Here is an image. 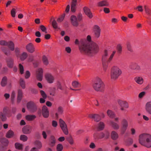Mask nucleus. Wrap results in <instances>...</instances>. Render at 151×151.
<instances>
[{"mask_svg": "<svg viewBox=\"0 0 151 151\" xmlns=\"http://www.w3.org/2000/svg\"><path fill=\"white\" fill-rule=\"evenodd\" d=\"M79 49L81 53L89 56H92L98 51L97 45L94 42L87 44L84 40H81L79 42Z\"/></svg>", "mask_w": 151, "mask_h": 151, "instance_id": "nucleus-1", "label": "nucleus"}, {"mask_svg": "<svg viewBox=\"0 0 151 151\" xmlns=\"http://www.w3.org/2000/svg\"><path fill=\"white\" fill-rule=\"evenodd\" d=\"M116 52V51H113L109 57V51L107 50H104L102 55V61L104 71L106 70L108 64L111 63Z\"/></svg>", "mask_w": 151, "mask_h": 151, "instance_id": "nucleus-2", "label": "nucleus"}, {"mask_svg": "<svg viewBox=\"0 0 151 151\" xmlns=\"http://www.w3.org/2000/svg\"><path fill=\"white\" fill-rule=\"evenodd\" d=\"M139 142L142 145L147 148L151 147V135L147 134H142L139 136Z\"/></svg>", "mask_w": 151, "mask_h": 151, "instance_id": "nucleus-3", "label": "nucleus"}, {"mask_svg": "<svg viewBox=\"0 0 151 151\" xmlns=\"http://www.w3.org/2000/svg\"><path fill=\"white\" fill-rule=\"evenodd\" d=\"M93 87L96 91L103 92L104 89V85L101 79L99 77L96 78L93 84Z\"/></svg>", "mask_w": 151, "mask_h": 151, "instance_id": "nucleus-4", "label": "nucleus"}, {"mask_svg": "<svg viewBox=\"0 0 151 151\" xmlns=\"http://www.w3.org/2000/svg\"><path fill=\"white\" fill-rule=\"evenodd\" d=\"M122 73L121 70L117 67H114L111 70V77L113 80L117 79Z\"/></svg>", "mask_w": 151, "mask_h": 151, "instance_id": "nucleus-5", "label": "nucleus"}, {"mask_svg": "<svg viewBox=\"0 0 151 151\" xmlns=\"http://www.w3.org/2000/svg\"><path fill=\"white\" fill-rule=\"evenodd\" d=\"M27 107L28 110L31 113H34L37 110V106L34 102L31 101L27 103Z\"/></svg>", "mask_w": 151, "mask_h": 151, "instance_id": "nucleus-6", "label": "nucleus"}, {"mask_svg": "<svg viewBox=\"0 0 151 151\" xmlns=\"http://www.w3.org/2000/svg\"><path fill=\"white\" fill-rule=\"evenodd\" d=\"M59 124L60 127L63 131V133L65 135H68V132L66 123L62 119H59Z\"/></svg>", "mask_w": 151, "mask_h": 151, "instance_id": "nucleus-7", "label": "nucleus"}, {"mask_svg": "<svg viewBox=\"0 0 151 151\" xmlns=\"http://www.w3.org/2000/svg\"><path fill=\"white\" fill-rule=\"evenodd\" d=\"M121 125V130L123 133H124L128 126L127 121L125 119H123Z\"/></svg>", "mask_w": 151, "mask_h": 151, "instance_id": "nucleus-8", "label": "nucleus"}, {"mask_svg": "<svg viewBox=\"0 0 151 151\" xmlns=\"http://www.w3.org/2000/svg\"><path fill=\"white\" fill-rule=\"evenodd\" d=\"M45 77L46 80L49 83H53L54 78L51 73H46Z\"/></svg>", "mask_w": 151, "mask_h": 151, "instance_id": "nucleus-9", "label": "nucleus"}, {"mask_svg": "<svg viewBox=\"0 0 151 151\" xmlns=\"http://www.w3.org/2000/svg\"><path fill=\"white\" fill-rule=\"evenodd\" d=\"M70 19L71 22L73 26L77 27L79 25V21L77 19V17L74 15L70 17Z\"/></svg>", "mask_w": 151, "mask_h": 151, "instance_id": "nucleus-10", "label": "nucleus"}, {"mask_svg": "<svg viewBox=\"0 0 151 151\" xmlns=\"http://www.w3.org/2000/svg\"><path fill=\"white\" fill-rule=\"evenodd\" d=\"M42 116L44 118H47L49 117V111L46 106H42Z\"/></svg>", "mask_w": 151, "mask_h": 151, "instance_id": "nucleus-11", "label": "nucleus"}, {"mask_svg": "<svg viewBox=\"0 0 151 151\" xmlns=\"http://www.w3.org/2000/svg\"><path fill=\"white\" fill-rule=\"evenodd\" d=\"M101 29L97 25H95L93 27V32L95 37L96 38L99 37L100 34Z\"/></svg>", "mask_w": 151, "mask_h": 151, "instance_id": "nucleus-12", "label": "nucleus"}, {"mask_svg": "<svg viewBox=\"0 0 151 151\" xmlns=\"http://www.w3.org/2000/svg\"><path fill=\"white\" fill-rule=\"evenodd\" d=\"M26 49L29 52L31 53H33L35 51V47L31 43H29L27 45Z\"/></svg>", "mask_w": 151, "mask_h": 151, "instance_id": "nucleus-13", "label": "nucleus"}, {"mask_svg": "<svg viewBox=\"0 0 151 151\" xmlns=\"http://www.w3.org/2000/svg\"><path fill=\"white\" fill-rule=\"evenodd\" d=\"M43 70L41 68H40L38 69L37 72V79L41 81H42L43 77Z\"/></svg>", "mask_w": 151, "mask_h": 151, "instance_id": "nucleus-14", "label": "nucleus"}, {"mask_svg": "<svg viewBox=\"0 0 151 151\" xmlns=\"http://www.w3.org/2000/svg\"><path fill=\"white\" fill-rule=\"evenodd\" d=\"M129 68L131 70H140V66L135 63H132L130 64Z\"/></svg>", "mask_w": 151, "mask_h": 151, "instance_id": "nucleus-15", "label": "nucleus"}, {"mask_svg": "<svg viewBox=\"0 0 151 151\" xmlns=\"http://www.w3.org/2000/svg\"><path fill=\"white\" fill-rule=\"evenodd\" d=\"M7 66L11 68L13 67L14 64V59L11 57H9L6 59Z\"/></svg>", "mask_w": 151, "mask_h": 151, "instance_id": "nucleus-16", "label": "nucleus"}, {"mask_svg": "<svg viewBox=\"0 0 151 151\" xmlns=\"http://www.w3.org/2000/svg\"><path fill=\"white\" fill-rule=\"evenodd\" d=\"M32 128V127L30 126H26L22 129L23 132L25 134H29L31 132Z\"/></svg>", "mask_w": 151, "mask_h": 151, "instance_id": "nucleus-17", "label": "nucleus"}, {"mask_svg": "<svg viewBox=\"0 0 151 151\" xmlns=\"http://www.w3.org/2000/svg\"><path fill=\"white\" fill-rule=\"evenodd\" d=\"M89 116L90 118L93 119L94 121L96 122H98L101 120V116L98 114H90Z\"/></svg>", "mask_w": 151, "mask_h": 151, "instance_id": "nucleus-18", "label": "nucleus"}, {"mask_svg": "<svg viewBox=\"0 0 151 151\" xmlns=\"http://www.w3.org/2000/svg\"><path fill=\"white\" fill-rule=\"evenodd\" d=\"M117 102L118 104L121 107H124L126 108H127L129 107L128 103L125 101L119 99L118 100Z\"/></svg>", "mask_w": 151, "mask_h": 151, "instance_id": "nucleus-19", "label": "nucleus"}, {"mask_svg": "<svg viewBox=\"0 0 151 151\" xmlns=\"http://www.w3.org/2000/svg\"><path fill=\"white\" fill-rule=\"evenodd\" d=\"M146 111L149 114L151 115V101L147 102L145 105Z\"/></svg>", "mask_w": 151, "mask_h": 151, "instance_id": "nucleus-20", "label": "nucleus"}, {"mask_svg": "<svg viewBox=\"0 0 151 151\" xmlns=\"http://www.w3.org/2000/svg\"><path fill=\"white\" fill-rule=\"evenodd\" d=\"M1 112L6 115L7 117H9L11 116L9 108L8 107H4L3 109V111Z\"/></svg>", "mask_w": 151, "mask_h": 151, "instance_id": "nucleus-21", "label": "nucleus"}, {"mask_svg": "<svg viewBox=\"0 0 151 151\" xmlns=\"http://www.w3.org/2000/svg\"><path fill=\"white\" fill-rule=\"evenodd\" d=\"M23 96V93L22 90L19 89L18 91L17 97V102L19 103L22 100Z\"/></svg>", "mask_w": 151, "mask_h": 151, "instance_id": "nucleus-22", "label": "nucleus"}, {"mask_svg": "<svg viewBox=\"0 0 151 151\" xmlns=\"http://www.w3.org/2000/svg\"><path fill=\"white\" fill-rule=\"evenodd\" d=\"M49 142V145L51 147L54 146L56 142V139L55 137L54 136H51Z\"/></svg>", "mask_w": 151, "mask_h": 151, "instance_id": "nucleus-23", "label": "nucleus"}, {"mask_svg": "<svg viewBox=\"0 0 151 151\" xmlns=\"http://www.w3.org/2000/svg\"><path fill=\"white\" fill-rule=\"evenodd\" d=\"M84 12L86 15L89 18H91L93 15L92 13L91 12L90 9L87 7H84L83 8Z\"/></svg>", "mask_w": 151, "mask_h": 151, "instance_id": "nucleus-24", "label": "nucleus"}, {"mask_svg": "<svg viewBox=\"0 0 151 151\" xmlns=\"http://www.w3.org/2000/svg\"><path fill=\"white\" fill-rule=\"evenodd\" d=\"M105 127V124L102 122H100L99 123L97 126V128L98 131H100L103 130Z\"/></svg>", "mask_w": 151, "mask_h": 151, "instance_id": "nucleus-25", "label": "nucleus"}, {"mask_svg": "<svg viewBox=\"0 0 151 151\" xmlns=\"http://www.w3.org/2000/svg\"><path fill=\"white\" fill-rule=\"evenodd\" d=\"M110 123L112 127L114 129L117 130L119 128V125L113 121H110Z\"/></svg>", "mask_w": 151, "mask_h": 151, "instance_id": "nucleus-26", "label": "nucleus"}, {"mask_svg": "<svg viewBox=\"0 0 151 151\" xmlns=\"http://www.w3.org/2000/svg\"><path fill=\"white\" fill-rule=\"evenodd\" d=\"M111 137L112 139L116 140L118 138L119 135L116 132L113 131L111 132Z\"/></svg>", "mask_w": 151, "mask_h": 151, "instance_id": "nucleus-27", "label": "nucleus"}, {"mask_svg": "<svg viewBox=\"0 0 151 151\" xmlns=\"http://www.w3.org/2000/svg\"><path fill=\"white\" fill-rule=\"evenodd\" d=\"M63 111V108L61 106H59L58 108L57 112L55 113V115L56 118H58L59 114H61Z\"/></svg>", "mask_w": 151, "mask_h": 151, "instance_id": "nucleus-28", "label": "nucleus"}, {"mask_svg": "<svg viewBox=\"0 0 151 151\" xmlns=\"http://www.w3.org/2000/svg\"><path fill=\"white\" fill-rule=\"evenodd\" d=\"M36 117V116L33 115H27L25 116V119L28 121H32Z\"/></svg>", "mask_w": 151, "mask_h": 151, "instance_id": "nucleus-29", "label": "nucleus"}, {"mask_svg": "<svg viewBox=\"0 0 151 151\" xmlns=\"http://www.w3.org/2000/svg\"><path fill=\"white\" fill-rule=\"evenodd\" d=\"M36 148L38 149H40L42 147V144L41 142L38 140L35 141L34 142Z\"/></svg>", "mask_w": 151, "mask_h": 151, "instance_id": "nucleus-30", "label": "nucleus"}, {"mask_svg": "<svg viewBox=\"0 0 151 151\" xmlns=\"http://www.w3.org/2000/svg\"><path fill=\"white\" fill-rule=\"evenodd\" d=\"M14 135V132L12 130H9L6 133V137L8 138L12 137Z\"/></svg>", "mask_w": 151, "mask_h": 151, "instance_id": "nucleus-31", "label": "nucleus"}, {"mask_svg": "<svg viewBox=\"0 0 151 151\" xmlns=\"http://www.w3.org/2000/svg\"><path fill=\"white\" fill-rule=\"evenodd\" d=\"M10 50L11 51H14V44L12 41H10L8 42L7 45Z\"/></svg>", "mask_w": 151, "mask_h": 151, "instance_id": "nucleus-32", "label": "nucleus"}, {"mask_svg": "<svg viewBox=\"0 0 151 151\" xmlns=\"http://www.w3.org/2000/svg\"><path fill=\"white\" fill-rule=\"evenodd\" d=\"M7 78L6 76H4L2 79L1 85L2 86L4 87L7 84Z\"/></svg>", "mask_w": 151, "mask_h": 151, "instance_id": "nucleus-33", "label": "nucleus"}, {"mask_svg": "<svg viewBox=\"0 0 151 151\" xmlns=\"http://www.w3.org/2000/svg\"><path fill=\"white\" fill-rule=\"evenodd\" d=\"M109 4L106 1H103L99 2L98 3V6H107Z\"/></svg>", "mask_w": 151, "mask_h": 151, "instance_id": "nucleus-34", "label": "nucleus"}, {"mask_svg": "<svg viewBox=\"0 0 151 151\" xmlns=\"http://www.w3.org/2000/svg\"><path fill=\"white\" fill-rule=\"evenodd\" d=\"M19 83L22 88L24 89L25 88V83L24 80L22 78H21L19 81Z\"/></svg>", "mask_w": 151, "mask_h": 151, "instance_id": "nucleus-35", "label": "nucleus"}, {"mask_svg": "<svg viewBox=\"0 0 151 151\" xmlns=\"http://www.w3.org/2000/svg\"><path fill=\"white\" fill-rule=\"evenodd\" d=\"M108 116L111 118H114L115 117V114L113 112L110 110H108L107 112Z\"/></svg>", "mask_w": 151, "mask_h": 151, "instance_id": "nucleus-36", "label": "nucleus"}, {"mask_svg": "<svg viewBox=\"0 0 151 151\" xmlns=\"http://www.w3.org/2000/svg\"><path fill=\"white\" fill-rule=\"evenodd\" d=\"M135 81L138 84H141L143 83V78L140 77H137L135 78Z\"/></svg>", "mask_w": 151, "mask_h": 151, "instance_id": "nucleus-37", "label": "nucleus"}, {"mask_svg": "<svg viewBox=\"0 0 151 151\" xmlns=\"http://www.w3.org/2000/svg\"><path fill=\"white\" fill-rule=\"evenodd\" d=\"M2 51L4 54L7 55H9L10 54V51L9 50L5 47H2L1 48Z\"/></svg>", "mask_w": 151, "mask_h": 151, "instance_id": "nucleus-38", "label": "nucleus"}, {"mask_svg": "<svg viewBox=\"0 0 151 151\" xmlns=\"http://www.w3.org/2000/svg\"><path fill=\"white\" fill-rule=\"evenodd\" d=\"M15 146L16 149L21 150L23 149V145L22 144L17 142L15 143Z\"/></svg>", "mask_w": 151, "mask_h": 151, "instance_id": "nucleus-39", "label": "nucleus"}, {"mask_svg": "<svg viewBox=\"0 0 151 151\" xmlns=\"http://www.w3.org/2000/svg\"><path fill=\"white\" fill-rule=\"evenodd\" d=\"M66 140L71 145H72L74 144V141L71 136H70L66 138Z\"/></svg>", "mask_w": 151, "mask_h": 151, "instance_id": "nucleus-40", "label": "nucleus"}, {"mask_svg": "<svg viewBox=\"0 0 151 151\" xmlns=\"http://www.w3.org/2000/svg\"><path fill=\"white\" fill-rule=\"evenodd\" d=\"M42 61L45 65H47L49 64V62L47 58L45 56H43L42 58Z\"/></svg>", "mask_w": 151, "mask_h": 151, "instance_id": "nucleus-41", "label": "nucleus"}, {"mask_svg": "<svg viewBox=\"0 0 151 151\" xmlns=\"http://www.w3.org/2000/svg\"><path fill=\"white\" fill-rule=\"evenodd\" d=\"M72 85L74 88H77L81 86L80 83L76 81H73L72 82Z\"/></svg>", "mask_w": 151, "mask_h": 151, "instance_id": "nucleus-42", "label": "nucleus"}, {"mask_svg": "<svg viewBox=\"0 0 151 151\" xmlns=\"http://www.w3.org/2000/svg\"><path fill=\"white\" fill-rule=\"evenodd\" d=\"M27 56V53L24 52L20 56V58L21 60H24Z\"/></svg>", "mask_w": 151, "mask_h": 151, "instance_id": "nucleus-43", "label": "nucleus"}, {"mask_svg": "<svg viewBox=\"0 0 151 151\" xmlns=\"http://www.w3.org/2000/svg\"><path fill=\"white\" fill-rule=\"evenodd\" d=\"M6 116L2 112L0 113V118L2 121H5L6 119Z\"/></svg>", "mask_w": 151, "mask_h": 151, "instance_id": "nucleus-44", "label": "nucleus"}, {"mask_svg": "<svg viewBox=\"0 0 151 151\" xmlns=\"http://www.w3.org/2000/svg\"><path fill=\"white\" fill-rule=\"evenodd\" d=\"M144 8L146 13L148 15L151 16V11L146 5L144 6Z\"/></svg>", "mask_w": 151, "mask_h": 151, "instance_id": "nucleus-45", "label": "nucleus"}, {"mask_svg": "<svg viewBox=\"0 0 151 151\" xmlns=\"http://www.w3.org/2000/svg\"><path fill=\"white\" fill-rule=\"evenodd\" d=\"M116 49L118 53H121L122 51V46L120 44H118L116 46Z\"/></svg>", "mask_w": 151, "mask_h": 151, "instance_id": "nucleus-46", "label": "nucleus"}, {"mask_svg": "<svg viewBox=\"0 0 151 151\" xmlns=\"http://www.w3.org/2000/svg\"><path fill=\"white\" fill-rule=\"evenodd\" d=\"M19 68L21 74H22L24 73V67L21 64H19Z\"/></svg>", "mask_w": 151, "mask_h": 151, "instance_id": "nucleus-47", "label": "nucleus"}, {"mask_svg": "<svg viewBox=\"0 0 151 151\" xmlns=\"http://www.w3.org/2000/svg\"><path fill=\"white\" fill-rule=\"evenodd\" d=\"M63 148V146L61 144H59L57 145L56 150L57 151H62Z\"/></svg>", "mask_w": 151, "mask_h": 151, "instance_id": "nucleus-48", "label": "nucleus"}, {"mask_svg": "<svg viewBox=\"0 0 151 151\" xmlns=\"http://www.w3.org/2000/svg\"><path fill=\"white\" fill-rule=\"evenodd\" d=\"M50 94L52 96H54L55 95V88H54L50 90Z\"/></svg>", "mask_w": 151, "mask_h": 151, "instance_id": "nucleus-49", "label": "nucleus"}, {"mask_svg": "<svg viewBox=\"0 0 151 151\" xmlns=\"http://www.w3.org/2000/svg\"><path fill=\"white\" fill-rule=\"evenodd\" d=\"M58 89H59L61 90H63V88L62 87L61 83L59 81H57L56 83Z\"/></svg>", "mask_w": 151, "mask_h": 151, "instance_id": "nucleus-50", "label": "nucleus"}, {"mask_svg": "<svg viewBox=\"0 0 151 151\" xmlns=\"http://www.w3.org/2000/svg\"><path fill=\"white\" fill-rule=\"evenodd\" d=\"M127 46L128 50L131 52H132V48L131 44L129 42H127Z\"/></svg>", "mask_w": 151, "mask_h": 151, "instance_id": "nucleus-51", "label": "nucleus"}, {"mask_svg": "<svg viewBox=\"0 0 151 151\" xmlns=\"http://www.w3.org/2000/svg\"><path fill=\"white\" fill-rule=\"evenodd\" d=\"M0 141L1 143H6L7 144H8L9 141L8 140L5 138H1L0 139Z\"/></svg>", "mask_w": 151, "mask_h": 151, "instance_id": "nucleus-52", "label": "nucleus"}, {"mask_svg": "<svg viewBox=\"0 0 151 151\" xmlns=\"http://www.w3.org/2000/svg\"><path fill=\"white\" fill-rule=\"evenodd\" d=\"M27 137L24 135H21L20 137V140L24 142L26 141L27 139Z\"/></svg>", "mask_w": 151, "mask_h": 151, "instance_id": "nucleus-53", "label": "nucleus"}, {"mask_svg": "<svg viewBox=\"0 0 151 151\" xmlns=\"http://www.w3.org/2000/svg\"><path fill=\"white\" fill-rule=\"evenodd\" d=\"M40 28L42 32H45V33L46 34L47 33V32L46 31L47 28L44 25H40Z\"/></svg>", "mask_w": 151, "mask_h": 151, "instance_id": "nucleus-54", "label": "nucleus"}, {"mask_svg": "<svg viewBox=\"0 0 151 151\" xmlns=\"http://www.w3.org/2000/svg\"><path fill=\"white\" fill-rule=\"evenodd\" d=\"M16 93L14 91L12 92L11 95V100L12 102H13L14 100Z\"/></svg>", "mask_w": 151, "mask_h": 151, "instance_id": "nucleus-55", "label": "nucleus"}, {"mask_svg": "<svg viewBox=\"0 0 151 151\" xmlns=\"http://www.w3.org/2000/svg\"><path fill=\"white\" fill-rule=\"evenodd\" d=\"M65 14H63L58 19H57L58 21V22H61L62 21L65 17Z\"/></svg>", "mask_w": 151, "mask_h": 151, "instance_id": "nucleus-56", "label": "nucleus"}, {"mask_svg": "<svg viewBox=\"0 0 151 151\" xmlns=\"http://www.w3.org/2000/svg\"><path fill=\"white\" fill-rule=\"evenodd\" d=\"M16 9L14 8H13L11 11V14L12 16L13 17H15L16 15Z\"/></svg>", "mask_w": 151, "mask_h": 151, "instance_id": "nucleus-57", "label": "nucleus"}, {"mask_svg": "<svg viewBox=\"0 0 151 151\" xmlns=\"http://www.w3.org/2000/svg\"><path fill=\"white\" fill-rule=\"evenodd\" d=\"M40 93L44 99H46L47 98V95L44 91L42 90H40Z\"/></svg>", "mask_w": 151, "mask_h": 151, "instance_id": "nucleus-58", "label": "nucleus"}, {"mask_svg": "<svg viewBox=\"0 0 151 151\" xmlns=\"http://www.w3.org/2000/svg\"><path fill=\"white\" fill-rule=\"evenodd\" d=\"M52 24L53 27L55 29L58 28L57 24L55 20H53L52 22Z\"/></svg>", "mask_w": 151, "mask_h": 151, "instance_id": "nucleus-59", "label": "nucleus"}, {"mask_svg": "<svg viewBox=\"0 0 151 151\" xmlns=\"http://www.w3.org/2000/svg\"><path fill=\"white\" fill-rule=\"evenodd\" d=\"M30 76V74L28 70L26 71V72L25 76V78H26V79L28 78Z\"/></svg>", "mask_w": 151, "mask_h": 151, "instance_id": "nucleus-60", "label": "nucleus"}, {"mask_svg": "<svg viewBox=\"0 0 151 151\" xmlns=\"http://www.w3.org/2000/svg\"><path fill=\"white\" fill-rule=\"evenodd\" d=\"M93 137L95 140H98L99 139V135L97 133H95L93 134Z\"/></svg>", "mask_w": 151, "mask_h": 151, "instance_id": "nucleus-61", "label": "nucleus"}, {"mask_svg": "<svg viewBox=\"0 0 151 151\" xmlns=\"http://www.w3.org/2000/svg\"><path fill=\"white\" fill-rule=\"evenodd\" d=\"M52 124L53 127H56L58 126V123L56 121L53 120L52 121Z\"/></svg>", "mask_w": 151, "mask_h": 151, "instance_id": "nucleus-62", "label": "nucleus"}, {"mask_svg": "<svg viewBox=\"0 0 151 151\" xmlns=\"http://www.w3.org/2000/svg\"><path fill=\"white\" fill-rule=\"evenodd\" d=\"M145 92L144 91H142L138 95V97L139 98H142L145 95Z\"/></svg>", "mask_w": 151, "mask_h": 151, "instance_id": "nucleus-63", "label": "nucleus"}, {"mask_svg": "<svg viewBox=\"0 0 151 151\" xmlns=\"http://www.w3.org/2000/svg\"><path fill=\"white\" fill-rule=\"evenodd\" d=\"M8 42H6L4 40H1L0 41V45H7Z\"/></svg>", "mask_w": 151, "mask_h": 151, "instance_id": "nucleus-64", "label": "nucleus"}]
</instances>
